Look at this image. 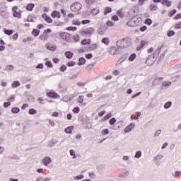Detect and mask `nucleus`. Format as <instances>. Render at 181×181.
<instances>
[{"instance_id":"4468645a","label":"nucleus","mask_w":181,"mask_h":181,"mask_svg":"<svg viewBox=\"0 0 181 181\" xmlns=\"http://www.w3.org/2000/svg\"><path fill=\"white\" fill-rule=\"evenodd\" d=\"M57 142H59L57 140L52 139L49 141L48 146L49 148H53V146H54V145H57Z\"/></svg>"},{"instance_id":"5fc2aeb1","label":"nucleus","mask_w":181,"mask_h":181,"mask_svg":"<svg viewBox=\"0 0 181 181\" xmlns=\"http://www.w3.org/2000/svg\"><path fill=\"white\" fill-rule=\"evenodd\" d=\"M93 67H94V64H89L88 66H87L86 67V70L90 71V70H93Z\"/></svg>"},{"instance_id":"a878e982","label":"nucleus","mask_w":181,"mask_h":181,"mask_svg":"<svg viewBox=\"0 0 181 181\" xmlns=\"http://www.w3.org/2000/svg\"><path fill=\"white\" fill-rule=\"evenodd\" d=\"M170 107H172V102L170 101L165 103V104L164 105V108L165 110L170 108Z\"/></svg>"},{"instance_id":"dca6fc26","label":"nucleus","mask_w":181,"mask_h":181,"mask_svg":"<svg viewBox=\"0 0 181 181\" xmlns=\"http://www.w3.org/2000/svg\"><path fill=\"white\" fill-rule=\"evenodd\" d=\"M47 95H48V97H51L52 98H56L59 95L54 92H47Z\"/></svg>"},{"instance_id":"ea45409f","label":"nucleus","mask_w":181,"mask_h":181,"mask_svg":"<svg viewBox=\"0 0 181 181\" xmlns=\"http://www.w3.org/2000/svg\"><path fill=\"white\" fill-rule=\"evenodd\" d=\"M83 101H84V96L80 95L78 98V103H79V104H83Z\"/></svg>"},{"instance_id":"774afa93","label":"nucleus","mask_w":181,"mask_h":181,"mask_svg":"<svg viewBox=\"0 0 181 181\" xmlns=\"http://www.w3.org/2000/svg\"><path fill=\"white\" fill-rule=\"evenodd\" d=\"M174 19H175V21H177V19H181V13L177 14V15L174 17Z\"/></svg>"},{"instance_id":"1a4fd4ad","label":"nucleus","mask_w":181,"mask_h":181,"mask_svg":"<svg viewBox=\"0 0 181 181\" xmlns=\"http://www.w3.org/2000/svg\"><path fill=\"white\" fill-rule=\"evenodd\" d=\"M94 30H95L94 28H87V29L85 30H83V31H82V34H83V35H91V34L93 33Z\"/></svg>"},{"instance_id":"aec40b11","label":"nucleus","mask_w":181,"mask_h":181,"mask_svg":"<svg viewBox=\"0 0 181 181\" xmlns=\"http://www.w3.org/2000/svg\"><path fill=\"white\" fill-rule=\"evenodd\" d=\"M39 33H40V30L38 29H33L32 31V35H33L35 37H36V36H39Z\"/></svg>"},{"instance_id":"680f3d73","label":"nucleus","mask_w":181,"mask_h":181,"mask_svg":"<svg viewBox=\"0 0 181 181\" xmlns=\"http://www.w3.org/2000/svg\"><path fill=\"white\" fill-rule=\"evenodd\" d=\"M27 22H35V21H33V18H32V16H28Z\"/></svg>"},{"instance_id":"8fccbe9b","label":"nucleus","mask_w":181,"mask_h":181,"mask_svg":"<svg viewBox=\"0 0 181 181\" xmlns=\"http://www.w3.org/2000/svg\"><path fill=\"white\" fill-rule=\"evenodd\" d=\"M144 23H146V25H152V20L150 18H146Z\"/></svg>"},{"instance_id":"9d476101","label":"nucleus","mask_w":181,"mask_h":181,"mask_svg":"<svg viewBox=\"0 0 181 181\" xmlns=\"http://www.w3.org/2000/svg\"><path fill=\"white\" fill-rule=\"evenodd\" d=\"M134 128H135V124H130L129 126H127L125 129H124V132L127 134L128 132H131V131H132V129H134Z\"/></svg>"},{"instance_id":"2f4dec72","label":"nucleus","mask_w":181,"mask_h":181,"mask_svg":"<svg viewBox=\"0 0 181 181\" xmlns=\"http://www.w3.org/2000/svg\"><path fill=\"white\" fill-rule=\"evenodd\" d=\"M97 49V44H92L89 45L88 50H95Z\"/></svg>"},{"instance_id":"a211bd4d","label":"nucleus","mask_w":181,"mask_h":181,"mask_svg":"<svg viewBox=\"0 0 181 181\" xmlns=\"http://www.w3.org/2000/svg\"><path fill=\"white\" fill-rule=\"evenodd\" d=\"M33 8H35V4L33 3H30L26 6L27 11H33Z\"/></svg>"},{"instance_id":"5701e85b","label":"nucleus","mask_w":181,"mask_h":181,"mask_svg":"<svg viewBox=\"0 0 181 181\" xmlns=\"http://www.w3.org/2000/svg\"><path fill=\"white\" fill-rule=\"evenodd\" d=\"M142 156V151H137L135 153L134 158L136 159H139Z\"/></svg>"},{"instance_id":"0e129e2a","label":"nucleus","mask_w":181,"mask_h":181,"mask_svg":"<svg viewBox=\"0 0 181 181\" xmlns=\"http://www.w3.org/2000/svg\"><path fill=\"white\" fill-rule=\"evenodd\" d=\"M85 57H86V59H91L93 57V54L89 53L88 54H86Z\"/></svg>"},{"instance_id":"603ef678","label":"nucleus","mask_w":181,"mask_h":181,"mask_svg":"<svg viewBox=\"0 0 181 181\" xmlns=\"http://www.w3.org/2000/svg\"><path fill=\"white\" fill-rule=\"evenodd\" d=\"M66 30H72L73 32H75V30H77V27H68L66 28Z\"/></svg>"},{"instance_id":"69168bd1","label":"nucleus","mask_w":181,"mask_h":181,"mask_svg":"<svg viewBox=\"0 0 181 181\" xmlns=\"http://www.w3.org/2000/svg\"><path fill=\"white\" fill-rule=\"evenodd\" d=\"M107 26H114L115 23L114 22L111 21H108L107 23Z\"/></svg>"},{"instance_id":"4be33fe9","label":"nucleus","mask_w":181,"mask_h":181,"mask_svg":"<svg viewBox=\"0 0 181 181\" xmlns=\"http://www.w3.org/2000/svg\"><path fill=\"white\" fill-rule=\"evenodd\" d=\"M111 12H112V8H111V7H107L105 9L104 15H108V13H111Z\"/></svg>"},{"instance_id":"4c0bfd02","label":"nucleus","mask_w":181,"mask_h":181,"mask_svg":"<svg viewBox=\"0 0 181 181\" xmlns=\"http://www.w3.org/2000/svg\"><path fill=\"white\" fill-rule=\"evenodd\" d=\"M117 16H119V18H124V16H125V14L120 10L117 12Z\"/></svg>"},{"instance_id":"f03ea898","label":"nucleus","mask_w":181,"mask_h":181,"mask_svg":"<svg viewBox=\"0 0 181 181\" xmlns=\"http://www.w3.org/2000/svg\"><path fill=\"white\" fill-rule=\"evenodd\" d=\"M81 8H83V6L78 2H74L71 5L72 12H78V11H81Z\"/></svg>"},{"instance_id":"423d86ee","label":"nucleus","mask_w":181,"mask_h":181,"mask_svg":"<svg viewBox=\"0 0 181 181\" xmlns=\"http://www.w3.org/2000/svg\"><path fill=\"white\" fill-rule=\"evenodd\" d=\"M59 37L63 40H66V42H69L70 40V34L68 33H59Z\"/></svg>"},{"instance_id":"ddd939ff","label":"nucleus","mask_w":181,"mask_h":181,"mask_svg":"<svg viewBox=\"0 0 181 181\" xmlns=\"http://www.w3.org/2000/svg\"><path fill=\"white\" fill-rule=\"evenodd\" d=\"M100 13V9L95 8H93L90 13V15H92V16H95Z\"/></svg>"},{"instance_id":"473e14b6","label":"nucleus","mask_w":181,"mask_h":181,"mask_svg":"<svg viewBox=\"0 0 181 181\" xmlns=\"http://www.w3.org/2000/svg\"><path fill=\"white\" fill-rule=\"evenodd\" d=\"M127 176H128V171L122 172L119 175V177H127Z\"/></svg>"},{"instance_id":"6e6d98bb","label":"nucleus","mask_w":181,"mask_h":181,"mask_svg":"<svg viewBox=\"0 0 181 181\" xmlns=\"http://www.w3.org/2000/svg\"><path fill=\"white\" fill-rule=\"evenodd\" d=\"M163 85L165 86V87H169L170 86H172V82L170 81L163 82Z\"/></svg>"},{"instance_id":"7c9ffc66","label":"nucleus","mask_w":181,"mask_h":181,"mask_svg":"<svg viewBox=\"0 0 181 181\" xmlns=\"http://www.w3.org/2000/svg\"><path fill=\"white\" fill-rule=\"evenodd\" d=\"M37 111L33 108L30 109L28 111V114H30V115H35V114H37Z\"/></svg>"},{"instance_id":"37998d69","label":"nucleus","mask_w":181,"mask_h":181,"mask_svg":"<svg viewBox=\"0 0 181 181\" xmlns=\"http://www.w3.org/2000/svg\"><path fill=\"white\" fill-rule=\"evenodd\" d=\"M74 179H75L76 180H81V179H84V175H77L76 177H74Z\"/></svg>"},{"instance_id":"a18cd8bd","label":"nucleus","mask_w":181,"mask_h":181,"mask_svg":"<svg viewBox=\"0 0 181 181\" xmlns=\"http://www.w3.org/2000/svg\"><path fill=\"white\" fill-rule=\"evenodd\" d=\"M73 112L74 114H78V112H80V107H76L73 109Z\"/></svg>"},{"instance_id":"6ab92c4d","label":"nucleus","mask_w":181,"mask_h":181,"mask_svg":"<svg viewBox=\"0 0 181 181\" xmlns=\"http://www.w3.org/2000/svg\"><path fill=\"white\" fill-rule=\"evenodd\" d=\"M81 45H83V46H86V45H90V43H91V40L90 39H84L81 41Z\"/></svg>"},{"instance_id":"3c124183","label":"nucleus","mask_w":181,"mask_h":181,"mask_svg":"<svg viewBox=\"0 0 181 181\" xmlns=\"http://www.w3.org/2000/svg\"><path fill=\"white\" fill-rule=\"evenodd\" d=\"M7 71H11V70H13L14 67L12 65H8L6 66Z\"/></svg>"},{"instance_id":"f3484780","label":"nucleus","mask_w":181,"mask_h":181,"mask_svg":"<svg viewBox=\"0 0 181 181\" xmlns=\"http://www.w3.org/2000/svg\"><path fill=\"white\" fill-rule=\"evenodd\" d=\"M74 55V54H73V52H71V51H66L65 52V56H66V59H72Z\"/></svg>"},{"instance_id":"f704fd0d","label":"nucleus","mask_w":181,"mask_h":181,"mask_svg":"<svg viewBox=\"0 0 181 181\" xmlns=\"http://www.w3.org/2000/svg\"><path fill=\"white\" fill-rule=\"evenodd\" d=\"M66 66H68V67H73L74 66H76V62L71 61V62H68L66 63Z\"/></svg>"},{"instance_id":"9b49d317","label":"nucleus","mask_w":181,"mask_h":181,"mask_svg":"<svg viewBox=\"0 0 181 181\" xmlns=\"http://www.w3.org/2000/svg\"><path fill=\"white\" fill-rule=\"evenodd\" d=\"M51 16H52V18H58V19H60L62 15L60 14V12H59L57 11H54L51 13Z\"/></svg>"},{"instance_id":"49530a36","label":"nucleus","mask_w":181,"mask_h":181,"mask_svg":"<svg viewBox=\"0 0 181 181\" xmlns=\"http://www.w3.org/2000/svg\"><path fill=\"white\" fill-rule=\"evenodd\" d=\"M85 2L88 5H93V4H94V2H95V0H86Z\"/></svg>"},{"instance_id":"bb28decb","label":"nucleus","mask_w":181,"mask_h":181,"mask_svg":"<svg viewBox=\"0 0 181 181\" xmlns=\"http://www.w3.org/2000/svg\"><path fill=\"white\" fill-rule=\"evenodd\" d=\"M4 32L6 35H8V36H11V35H12L13 33V30H6L4 29Z\"/></svg>"},{"instance_id":"20e7f679","label":"nucleus","mask_w":181,"mask_h":181,"mask_svg":"<svg viewBox=\"0 0 181 181\" xmlns=\"http://www.w3.org/2000/svg\"><path fill=\"white\" fill-rule=\"evenodd\" d=\"M110 54H112V56L115 54H119V48L117 47H112L109 49Z\"/></svg>"},{"instance_id":"338daca9","label":"nucleus","mask_w":181,"mask_h":181,"mask_svg":"<svg viewBox=\"0 0 181 181\" xmlns=\"http://www.w3.org/2000/svg\"><path fill=\"white\" fill-rule=\"evenodd\" d=\"M175 29H181V22L175 25Z\"/></svg>"},{"instance_id":"393cba45","label":"nucleus","mask_w":181,"mask_h":181,"mask_svg":"<svg viewBox=\"0 0 181 181\" xmlns=\"http://www.w3.org/2000/svg\"><path fill=\"white\" fill-rule=\"evenodd\" d=\"M134 59H136V54L133 53L129 57V62H134Z\"/></svg>"},{"instance_id":"79ce46f5","label":"nucleus","mask_w":181,"mask_h":181,"mask_svg":"<svg viewBox=\"0 0 181 181\" xmlns=\"http://www.w3.org/2000/svg\"><path fill=\"white\" fill-rule=\"evenodd\" d=\"M176 12H177V11H176V9H173L171 11H170V13H168V16H170V18H172V16H173V15H175L176 13Z\"/></svg>"},{"instance_id":"c85d7f7f","label":"nucleus","mask_w":181,"mask_h":181,"mask_svg":"<svg viewBox=\"0 0 181 181\" xmlns=\"http://www.w3.org/2000/svg\"><path fill=\"white\" fill-rule=\"evenodd\" d=\"M47 49L48 50H51L52 52H54V50H56V49H57V47H56V45H54V46H47Z\"/></svg>"},{"instance_id":"864d4df0","label":"nucleus","mask_w":181,"mask_h":181,"mask_svg":"<svg viewBox=\"0 0 181 181\" xmlns=\"http://www.w3.org/2000/svg\"><path fill=\"white\" fill-rule=\"evenodd\" d=\"M145 45H148V42L145 41V40H141V43H140V46L141 47H144L145 46Z\"/></svg>"},{"instance_id":"c9c22d12","label":"nucleus","mask_w":181,"mask_h":181,"mask_svg":"<svg viewBox=\"0 0 181 181\" xmlns=\"http://www.w3.org/2000/svg\"><path fill=\"white\" fill-rule=\"evenodd\" d=\"M150 11H158V6L151 4L149 7Z\"/></svg>"},{"instance_id":"bf43d9fd","label":"nucleus","mask_w":181,"mask_h":181,"mask_svg":"<svg viewBox=\"0 0 181 181\" xmlns=\"http://www.w3.org/2000/svg\"><path fill=\"white\" fill-rule=\"evenodd\" d=\"M118 16L117 15H114L112 17V21H114L115 22H117L118 21Z\"/></svg>"},{"instance_id":"c756f323","label":"nucleus","mask_w":181,"mask_h":181,"mask_svg":"<svg viewBox=\"0 0 181 181\" xmlns=\"http://www.w3.org/2000/svg\"><path fill=\"white\" fill-rule=\"evenodd\" d=\"M19 111H21V109H19V107H13L11 109V112H13V114H18Z\"/></svg>"},{"instance_id":"09e8293b","label":"nucleus","mask_w":181,"mask_h":181,"mask_svg":"<svg viewBox=\"0 0 181 181\" xmlns=\"http://www.w3.org/2000/svg\"><path fill=\"white\" fill-rule=\"evenodd\" d=\"M175 35V31L173 30H169L167 33V35L168 36V37H170V36H174Z\"/></svg>"},{"instance_id":"c03bdc74","label":"nucleus","mask_w":181,"mask_h":181,"mask_svg":"<svg viewBox=\"0 0 181 181\" xmlns=\"http://www.w3.org/2000/svg\"><path fill=\"white\" fill-rule=\"evenodd\" d=\"M108 134H110V130H108V129L102 130V135H108Z\"/></svg>"},{"instance_id":"e2e57ef3","label":"nucleus","mask_w":181,"mask_h":181,"mask_svg":"<svg viewBox=\"0 0 181 181\" xmlns=\"http://www.w3.org/2000/svg\"><path fill=\"white\" fill-rule=\"evenodd\" d=\"M74 40H75V42H78L80 40V36H78V35H74Z\"/></svg>"},{"instance_id":"b1692460","label":"nucleus","mask_w":181,"mask_h":181,"mask_svg":"<svg viewBox=\"0 0 181 181\" xmlns=\"http://www.w3.org/2000/svg\"><path fill=\"white\" fill-rule=\"evenodd\" d=\"M74 129V127H73V126L69 127L66 129H65V132L66 134H71L72 129Z\"/></svg>"},{"instance_id":"72a5a7b5","label":"nucleus","mask_w":181,"mask_h":181,"mask_svg":"<svg viewBox=\"0 0 181 181\" xmlns=\"http://www.w3.org/2000/svg\"><path fill=\"white\" fill-rule=\"evenodd\" d=\"M115 122H117V119H115V117H112L109 120L110 125H114Z\"/></svg>"},{"instance_id":"cd10ccee","label":"nucleus","mask_w":181,"mask_h":181,"mask_svg":"<svg viewBox=\"0 0 181 181\" xmlns=\"http://www.w3.org/2000/svg\"><path fill=\"white\" fill-rule=\"evenodd\" d=\"M111 117H112V115L111 113H108L102 119V121H107V119H110Z\"/></svg>"},{"instance_id":"f8f14e48","label":"nucleus","mask_w":181,"mask_h":181,"mask_svg":"<svg viewBox=\"0 0 181 181\" xmlns=\"http://www.w3.org/2000/svg\"><path fill=\"white\" fill-rule=\"evenodd\" d=\"M161 4L163 5V6H167V8H170V6H171L172 5V2L169 0H163L161 1Z\"/></svg>"},{"instance_id":"6e6552de","label":"nucleus","mask_w":181,"mask_h":181,"mask_svg":"<svg viewBox=\"0 0 181 181\" xmlns=\"http://www.w3.org/2000/svg\"><path fill=\"white\" fill-rule=\"evenodd\" d=\"M42 18L47 22V23H52L53 22V20L50 16H47V14L44 13L42 15Z\"/></svg>"},{"instance_id":"f257e3e1","label":"nucleus","mask_w":181,"mask_h":181,"mask_svg":"<svg viewBox=\"0 0 181 181\" xmlns=\"http://www.w3.org/2000/svg\"><path fill=\"white\" fill-rule=\"evenodd\" d=\"M132 40L130 37H124L122 40H119L117 41V46L119 47V49H127V47H129L131 46Z\"/></svg>"},{"instance_id":"39448f33","label":"nucleus","mask_w":181,"mask_h":181,"mask_svg":"<svg viewBox=\"0 0 181 181\" xmlns=\"http://www.w3.org/2000/svg\"><path fill=\"white\" fill-rule=\"evenodd\" d=\"M12 11L13 12V15L14 16V18H18V19H21V18H22V16L21 14V12H18L16 11H18V6H15L13 7Z\"/></svg>"},{"instance_id":"412c9836","label":"nucleus","mask_w":181,"mask_h":181,"mask_svg":"<svg viewBox=\"0 0 181 181\" xmlns=\"http://www.w3.org/2000/svg\"><path fill=\"white\" fill-rule=\"evenodd\" d=\"M19 86H21V83L18 81H15L14 82H13L11 87L13 88H16V87H19Z\"/></svg>"},{"instance_id":"e433bc0d","label":"nucleus","mask_w":181,"mask_h":181,"mask_svg":"<svg viewBox=\"0 0 181 181\" xmlns=\"http://www.w3.org/2000/svg\"><path fill=\"white\" fill-rule=\"evenodd\" d=\"M163 158V155H158L154 158V160L159 161V160H161Z\"/></svg>"},{"instance_id":"de8ad7c7","label":"nucleus","mask_w":181,"mask_h":181,"mask_svg":"<svg viewBox=\"0 0 181 181\" xmlns=\"http://www.w3.org/2000/svg\"><path fill=\"white\" fill-rule=\"evenodd\" d=\"M66 70H67V66H66V65H62L60 67V71H62V73H64V71Z\"/></svg>"},{"instance_id":"2eb2a0df","label":"nucleus","mask_w":181,"mask_h":181,"mask_svg":"<svg viewBox=\"0 0 181 181\" xmlns=\"http://www.w3.org/2000/svg\"><path fill=\"white\" fill-rule=\"evenodd\" d=\"M77 64L78 66H83V64H86V59L84 57H80Z\"/></svg>"},{"instance_id":"0eeeda50","label":"nucleus","mask_w":181,"mask_h":181,"mask_svg":"<svg viewBox=\"0 0 181 181\" xmlns=\"http://www.w3.org/2000/svg\"><path fill=\"white\" fill-rule=\"evenodd\" d=\"M42 163L45 166H48L49 163H52V158L47 156L42 159Z\"/></svg>"},{"instance_id":"13d9d810","label":"nucleus","mask_w":181,"mask_h":181,"mask_svg":"<svg viewBox=\"0 0 181 181\" xmlns=\"http://www.w3.org/2000/svg\"><path fill=\"white\" fill-rule=\"evenodd\" d=\"M64 23L63 22H59V21H55L54 22V25L55 26H62V25H63Z\"/></svg>"},{"instance_id":"58836bf2","label":"nucleus","mask_w":181,"mask_h":181,"mask_svg":"<svg viewBox=\"0 0 181 181\" xmlns=\"http://www.w3.org/2000/svg\"><path fill=\"white\" fill-rule=\"evenodd\" d=\"M45 66L49 67V69H52V67H53V64H52V62H50V61H47L45 62Z\"/></svg>"},{"instance_id":"a19ab883","label":"nucleus","mask_w":181,"mask_h":181,"mask_svg":"<svg viewBox=\"0 0 181 181\" xmlns=\"http://www.w3.org/2000/svg\"><path fill=\"white\" fill-rule=\"evenodd\" d=\"M102 43H104V45H108L110 43V41L108 40V37L103 38Z\"/></svg>"},{"instance_id":"052dcab7","label":"nucleus","mask_w":181,"mask_h":181,"mask_svg":"<svg viewBox=\"0 0 181 181\" xmlns=\"http://www.w3.org/2000/svg\"><path fill=\"white\" fill-rule=\"evenodd\" d=\"M10 105H11V102H5L4 103V108H8V107H9Z\"/></svg>"},{"instance_id":"4d7b16f0","label":"nucleus","mask_w":181,"mask_h":181,"mask_svg":"<svg viewBox=\"0 0 181 181\" xmlns=\"http://www.w3.org/2000/svg\"><path fill=\"white\" fill-rule=\"evenodd\" d=\"M161 132H162V130H160V129L157 130L154 134V136H159V135H160Z\"/></svg>"},{"instance_id":"7ed1b4c3","label":"nucleus","mask_w":181,"mask_h":181,"mask_svg":"<svg viewBox=\"0 0 181 181\" xmlns=\"http://www.w3.org/2000/svg\"><path fill=\"white\" fill-rule=\"evenodd\" d=\"M127 26H130L131 28H134L138 25H139V22L138 20H135V18H132L127 23Z\"/></svg>"}]
</instances>
